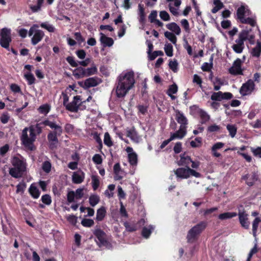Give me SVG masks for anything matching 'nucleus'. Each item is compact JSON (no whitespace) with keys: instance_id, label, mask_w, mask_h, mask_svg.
Listing matches in <instances>:
<instances>
[{"instance_id":"ddd939ff","label":"nucleus","mask_w":261,"mask_h":261,"mask_svg":"<svg viewBox=\"0 0 261 261\" xmlns=\"http://www.w3.org/2000/svg\"><path fill=\"white\" fill-rule=\"evenodd\" d=\"M93 233L98 240L99 246L107 247L108 242L106 240L105 232L100 229H96Z\"/></svg>"},{"instance_id":"39448f33","label":"nucleus","mask_w":261,"mask_h":261,"mask_svg":"<svg viewBox=\"0 0 261 261\" xmlns=\"http://www.w3.org/2000/svg\"><path fill=\"white\" fill-rule=\"evenodd\" d=\"M174 172L176 177L181 179L189 178L191 176H193L197 178H199L201 176V175L199 172L191 169L189 167L178 168L175 170Z\"/></svg>"},{"instance_id":"0eeeda50","label":"nucleus","mask_w":261,"mask_h":261,"mask_svg":"<svg viewBox=\"0 0 261 261\" xmlns=\"http://www.w3.org/2000/svg\"><path fill=\"white\" fill-rule=\"evenodd\" d=\"M38 27L37 24H34L29 31L30 36L33 35L31 41L34 45H36L40 42L44 36L43 32L38 29Z\"/></svg>"},{"instance_id":"de8ad7c7","label":"nucleus","mask_w":261,"mask_h":261,"mask_svg":"<svg viewBox=\"0 0 261 261\" xmlns=\"http://www.w3.org/2000/svg\"><path fill=\"white\" fill-rule=\"evenodd\" d=\"M178 63L176 60H170L169 63V68L174 72L178 70Z\"/></svg>"},{"instance_id":"37998d69","label":"nucleus","mask_w":261,"mask_h":261,"mask_svg":"<svg viewBox=\"0 0 261 261\" xmlns=\"http://www.w3.org/2000/svg\"><path fill=\"white\" fill-rule=\"evenodd\" d=\"M44 2V0H38L37 5H31L30 6V9L33 12H37L41 9L42 5Z\"/></svg>"},{"instance_id":"f8f14e48","label":"nucleus","mask_w":261,"mask_h":261,"mask_svg":"<svg viewBox=\"0 0 261 261\" xmlns=\"http://www.w3.org/2000/svg\"><path fill=\"white\" fill-rule=\"evenodd\" d=\"M254 82L252 80H249L242 86L240 92L243 96L250 94L254 89Z\"/></svg>"},{"instance_id":"1a4fd4ad","label":"nucleus","mask_w":261,"mask_h":261,"mask_svg":"<svg viewBox=\"0 0 261 261\" xmlns=\"http://www.w3.org/2000/svg\"><path fill=\"white\" fill-rule=\"evenodd\" d=\"M244 35L239 34V37L234 41L231 47L233 50L237 54H241L243 52L245 48L244 41H245Z\"/></svg>"},{"instance_id":"3c124183","label":"nucleus","mask_w":261,"mask_h":261,"mask_svg":"<svg viewBox=\"0 0 261 261\" xmlns=\"http://www.w3.org/2000/svg\"><path fill=\"white\" fill-rule=\"evenodd\" d=\"M86 76L91 75L96 73L97 71V68L95 66H92L87 69H85Z\"/></svg>"},{"instance_id":"79ce46f5","label":"nucleus","mask_w":261,"mask_h":261,"mask_svg":"<svg viewBox=\"0 0 261 261\" xmlns=\"http://www.w3.org/2000/svg\"><path fill=\"white\" fill-rule=\"evenodd\" d=\"M164 50L167 56L172 57L173 56V46L171 44H165Z\"/></svg>"},{"instance_id":"6ab92c4d","label":"nucleus","mask_w":261,"mask_h":261,"mask_svg":"<svg viewBox=\"0 0 261 261\" xmlns=\"http://www.w3.org/2000/svg\"><path fill=\"white\" fill-rule=\"evenodd\" d=\"M232 95L230 93L226 92L223 93L221 92L214 93L211 96V99L213 100L220 101L222 99H228L232 98Z\"/></svg>"},{"instance_id":"a18cd8bd","label":"nucleus","mask_w":261,"mask_h":261,"mask_svg":"<svg viewBox=\"0 0 261 261\" xmlns=\"http://www.w3.org/2000/svg\"><path fill=\"white\" fill-rule=\"evenodd\" d=\"M202 139L200 137H197L194 140L190 142L191 146L193 147H199L201 145Z\"/></svg>"},{"instance_id":"5701e85b","label":"nucleus","mask_w":261,"mask_h":261,"mask_svg":"<svg viewBox=\"0 0 261 261\" xmlns=\"http://www.w3.org/2000/svg\"><path fill=\"white\" fill-rule=\"evenodd\" d=\"M100 41L104 46L111 47L114 44V41L113 39L107 37L102 33H100Z\"/></svg>"},{"instance_id":"9b49d317","label":"nucleus","mask_w":261,"mask_h":261,"mask_svg":"<svg viewBox=\"0 0 261 261\" xmlns=\"http://www.w3.org/2000/svg\"><path fill=\"white\" fill-rule=\"evenodd\" d=\"M101 83V80L98 77H90L84 81L79 82V85L87 89L90 87L96 86Z\"/></svg>"},{"instance_id":"e2e57ef3","label":"nucleus","mask_w":261,"mask_h":261,"mask_svg":"<svg viewBox=\"0 0 261 261\" xmlns=\"http://www.w3.org/2000/svg\"><path fill=\"white\" fill-rule=\"evenodd\" d=\"M160 18L164 21H168L170 20V16L169 14L165 11H162L160 13Z\"/></svg>"},{"instance_id":"bb28decb","label":"nucleus","mask_w":261,"mask_h":261,"mask_svg":"<svg viewBox=\"0 0 261 261\" xmlns=\"http://www.w3.org/2000/svg\"><path fill=\"white\" fill-rule=\"evenodd\" d=\"M44 124L45 125L49 126L51 128H54L56 130V133L59 135L62 133V128L60 126L56 124L54 122L46 120L44 122Z\"/></svg>"},{"instance_id":"338daca9","label":"nucleus","mask_w":261,"mask_h":261,"mask_svg":"<svg viewBox=\"0 0 261 261\" xmlns=\"http://www.w3.org/2000/svg\"><path fill=\"white\" fill-rule=\"evenodd\" d=\"M66 60L72 67H75L78 66V63L74 60V58L72 57H68L66 58Z\"/></svg>"},{"instance_id":"774afa93","label":"nucleus","mask_w":261,"mask_h":261,"mask_svg":"<svg viewBox=\"0 0 261 261\" xmlns=\"http://www.w3.org/2000/svg\"><path fill=\"white\" fill-rule=\"evenodd\" d=\"M251 150L255 156L261 158V147L251 148Z\"/></svg>"},{"instance_id":"ea45409f","label":"nucleus","mask_w":261,"mask_h":261,"mask_svg":"<svg viewBox=\"0 0 261 261\" xmlns=\"http://www.w3.org/2000/svg\"><path fill=\"white\" fill-rule=\"evenodd\" d=\"M260 53L261 43L257 42L255 47L253 48L251 54L253 56L258 57L260 55Z\"/></svg>"},{"instance_id":"412c9836","label":"nucleus","mask_w":261,"mask_h":261,"mask_svg":"<svg viewBox=\"0 0 261 261\" xmlns=\"http://www.w3.org/2000/svg\"><path fill=\"white\" fill-rule=\"evenodd\" d=\"M114 179L118 180L121 179L125 175L124 172L121 170L119 163H116L114 166Z\"/></svg>"},{"instance_id":"13d9d810","label":"nucleus","mask_w":261,"mask_h":261,"mask_svg":"<svg viewBox=\"0 0 261 261\" xmlns=\"http://www.w3.org/2000/svg\"><path fill=\"white\" fill-rule=\"evenodd\" d=\"M16 193L22 194L26 188V185L24 182H20L16 186Z\"/></svg>"},{"instance_id":"7c9ffc66","label":"nucleus","mask_w":261,"mask_h":261,"mask_svg":"<svg viewBox=\"0 0 261 261\" xmlns=\"http://www.w3.org/2000/svg\"><path fill=\"white\" fill-rule=\"evenodd\" d=\"M237 214L235 212H226L220 214L218 218L221 220H225L236 217Z\"/></svg>"},{"instance_id":"c9c22d12","label":"nucleus","mask_w":261,"mask_h":261,"mask_svg":"<svg viewBox=\"0 0 261 261\" xmlns=\"http://www.w3.org/2000/svg\"><path fill=\"white\" fill-rule=\"evenodd\" d=\"M154 227L153 226L150 225L148 227H144L143 228L142 231V234L143 237L145 238H148L152 232V230L154 229Z\"/></svg>"},{"instance_id":"e433bc0d","label":"nucleus","mask_w":261,"mask_h":261,"mask_svg":"<svg viewBox=\"0 0 261 261\" xmlns=\"http://www.w3.org/2000/svg\"><path fill=\"white\" fill-rule=\"evenodd\" d=\"M175 34L173 33L166 31L164 33V36L167 38L170 41H171L173 44H176L177 41V38L176 37Z\"/></svg>"},{"instance_id":"b1692460","label":"nucleus","mask_w":261,"mask_h":261,"mask_svg":"<svg viewBox=\"0 0 261 261\" xmlns=\"http://www.w3.org/2000/svg\"><path fill=\"white\" fill-rule=\"evenodd\" d=\"M243 179L246 180L247 184L249 186H252L258 179V175L256 173H253L251 174H247L243 176Z\"/></svg>"},{"instance_id":"5fc2aeb1","label":"nucleus","mask_w":261,"mask_h":261,"mask_svg":"<svg viewBox=\"0 0 261 261\" xmlns=\"http://www.w3.org/2000/svg\"><path fill=\"white\" fill-rule=\"evenodd\" d=\"M242 23H247L250 24L251 26L253 27L255 24V21L252 18L245 17L242 20L240 21Z\"/></svg>"},{"instance_id":"7ed1b4c3","label":"nucleus","mask_w":261,"mask_h":261,"mask_svg":"<svg viewBox=\"0 0 261 261\" xmlns=\"http://www.w3.org/2000/svg\"><path fill=\"white\" fill-rule=\"evenodd\" d=\"M36 139L35 129L33 126L29 128L25 127L22 132L21 140L22 144L31 150L34 149L33 142Z\"/></svg>"},{"instance_id":"8fccbe9b","label":"nucleus","mask_w":261,"mask_h":261,"mask_svg":"<svg viewBox=\"0 0 261 261\" xmlns=\"http://www.w3.org/2000/svg\"><path fill=\"white\" fill-rule=\"evenodd\" d=\"M92 187L94 190H96L99 185V180L97 176L92 175Z\"/></svg>"},{"instance_id":"bf43d9fd","label":"nucleus","mask_w":261,"mask_h":261,"mask_svg":"<svg viewBox=\"0 0 261 261\" xmlns=\"http://www.w3.org/2000/svg\"><path fill=\"white\" fill-rule=\"evenodd\" d=\"M41 200L43 203L46 205H49L51 202V197L49 195L47 194L43 195L41 197Z\"/></svg>"},{"instance_id":"69168bd1","label":"nucleus","mask_w":261,"mask_h":261,"mask_svg":"<svg viewBox=\"0 0 261 261\" xmlns=\"http://www.w3.org/2000/svg\"><path fill=\"white\" fill-rule=\"evenodd\" d=\"M158 13L155 10L152 11L149 15L148 18L151 22H154L156 20Z\"/></svg>"},{"instance_id":"cd10ccee","label":"nucleus","mask_w":261,"mask_h":261,"mask_svg":"<svg viewBox=\"0 0 261 261\" xmlns=\"http://www.w3.org/2000/svg\"><path fill=\"white\" fill-rule=\"evenodd\" d=\"M85 69L82 67H79L73 71V75L77 79H82L86 76Z\"/></svg>"},{"instance_id":"864d4df0","label":"nucleus","mask_w":261,"mask_h":261,"mask_svg":"<svg viewBox=\"0 0 261 261\" xmlns=\"http://www.w3.org/2000/svg\"><path fill=\"white\" fill-rule=\"evenodd\" d=\"M180 23L185 31L187 33H189L190 32V28L188 21L186 19H184L181 20Z\"/></svg>"},{"instance_id":"6e6d98bb","label":"nucleus","mask_w":261,"mask_h":261,"mask_svg":"<svg viewBox=\"0 0 261 261\" xmlns=\"http://www.w3.org/2000/svg\"><path fill=\"white\" fill-rule=\"evenodd\" d=\"M51 167V164L48 161H45L42 164V168L43 170L47 173L50 171Z\"/></svg>"},{"instance_id":"f03ea898","label":"nucleus","mask_w":261,"mask_h":261,"mask_svg":"<svg viewBox=\"0 0 261 261\" xmlns=\"http://www.w3.org/2000/svg\"><path fill=\"white\" fill-rule=\"evenodd\" d=\"M11 163L13 167L9 169V174L14 178L21 177L26 169L25 160L20 155H17L12 157Z\"/></svg>"},{"instance_id":"680f3d73","label":"nucleus","mask_w":261,"mask_h":261,"mask_svg":"<svg viewBox=\"0 0 261 261\" xmlns=\"http://www.w3.org/2000/svg\"><path fill=\"white\" fill-rule=\"evenodd\" d=\"M104 143L108 146H111L113 144L110 136L108 133L105 134Z\"/></svg>"},{"instance_id":"4d7b16f0","label":"nucleus","mask_w":261,"mask_h":261,"mask_svg":"<svg viewBox=\"0 0 261 261\" xmlns=\"http://www.w3.org/2000/svg\"><path fill=\"white\" fill-rule=\"evenodd\" d=\"M94 221L90 219H84L81 222V224L85 227H91L94 225Z\"/></svg>"},{"instance_id":"f3484780","label":"nucleus","mask_w":261,"mask_h":261,"mask_svg":"<svg viewBox=\"0 0 261 261\" xmlns=\"http://www.w3.org/2000/svg\"><path fill=\"white\" fill-rule=\"evenodd\" d=\"M126 136L136 143H139L141 140V137L139 136L134 127L126 129Z\"/></svg>"},{"instance_id":"603ef678","label":"nucleus","mask_w":261,"mask_h":261,"mask_svg":"<svg viewBox=\"0 0 261 261\" xmlns=\"http://www.w3.org/2000/svg\"><path fill=\"white\" fill-rule=\"evenodd\" d=\"M138 14L140 17V21L143 22L145 20V15L144 13V9L140 5L138 6Z\"/></svg>"},{"instance_id":"a878e982","label":"nucleus","mask_w":261,"mask_h":261,"mask_svg":"<svg viewBox=\"0 0 261 261\" xmlns=\"http://www.w3.org/2000/svg\"><path fill=\"white\" fill-rule=\"evenodd\" d=\"M166 27L168 30L172 31L173 34L176 35H180L181 33V29L180 27L175 22H171L167 24L166 25Z\"/></svg>"},{"instance_id":"9d476101","label":"nucleus","mask_w":261,"mask_h":261,"mask_svg":"<svg viewBox=\"0 0 261 261\" xmlns=\"http://www.w3.org/2000/svg\"><path fill=\"white\" fill-rule=\"evenodd\" d=\"M242 61L240 59H237L233 63L232 66L229 69V72L233 75L242 74L243 71L242 69V64L245 60Z\"/></svg>"},{"instance_id":"052dcab7","label":"nucleus","mask_w":261,"mask_h":261,"mask_svg":"<svg viewBox=\"0 0 261 261\" xmlns=\"http://www.w3.org/2000/svg\"><path fill=\"white\" fill-rule=\"evenodd\" d=\"M67 221L72 225H75L77 222V217L73 215H69L66 216Z\"/></svg>"},{"instance_id":"423d86ee","label":"nucleus","mask_w":261,"mask_h":261,"mask_svg":"<svg viewBox=\"0 0 261 261\" xmlns=\"http://www.w3.org/2000/svg\"><path fill=\"white\" fill-rule=\"evenodd\" d=\"M206 223L204 222L199 223L192 227L188 232L187 239L188 242H193L196 240L198 236L205 228Z\"/></svg>"},{"instance_id":"c756f323","label":"nucleus","mask_w":261,"mask_h":261,"mask_svg":"<svg viewBox=\"0 0 261 261\" xmlns=\"http://www.w3.org/2000/svg\"><path fill=\"white\" fill-rule=\"evenodd\" d=\"M29 191L31 196L35 199L38 198L40 196V193L38 189L33 184L29 188Z\"/></svg>"},{"instance_id":"a211bd4d","label":"nucleus","mask_w":261,"mask_h":261,"mask_svg":"<svg viewBox=\"0 0 261 261\" xmlns=\"http://www.w3.org/2000/svg\"><path fill=\"white\" fill-rule=\"evenodd\" d=\"M126 151L128 154V161L132 166H136L137 164V154L134 152L133 149L130 147L126 148Z\"/></svg>"},{"instance_id":"f257e3e1","label":"nucleus","mask_w":261,"mask_h":261,"mask_svg":"<svg viewBox=\"0 0 261 261\" xmlns=\"http://www.w3.org/2000/svg\"><path fill=\"white\" fill-rule=\"evenodd\" d=\"M134 73L132 71L122 72L118 77L116 94L118 97H124L135 85Z\"/></svg>"},{"instance_id":"473e14b6","label":"nucleus","mask_w":261,"mask_h":261,"mask_svg":"<svg viewBox=\"0 0 261 261\" xmlns=\"http://www.w3.org/2000/svg\"><path fill=\"white\" fill-rule=\"evenodd\" d=\"M177 86L175 84H173L170 86L167 91V94L171 97L172 99H175V96L173 95V94H175L177 92Z\"/></svg>"},{"instance_id":"72a5a7b5","label":"nucleus","mask_w":261,"mask_h":261,"mask_svg":"<svg viewBox=\"0 0 261 261\" xmlns=\"http://www.w3.org/2000/svg\"><path fill=\"white\" fill-rule=\"evenodd\" d=\"M243 34L244 35V38H245V41L247 40L251 44L254 43V36L253 34H251L249 30H244L240 33V34Z\"/></svg>"},{"instance_id":"c03bdc74","label":"nucleus","mask_w":261,"mask_h":261,"mask_svg":"<svg viewBox=\"0 0 261 261\" xmlns=\"http://www.w3.org/2000/svg\"><path fill=\"white\" fill-rule=\"evenodd\" d=\"M24 76L29 85L34 83L35 79L32 73L30 72H27L24 74Z\"/></svg>"},{"instance_id":"a19ab883","label":"nucleus","mask_w":261,"mask_h":261,"mask_svg":"<svg viewBox=\"0 0 261 261\" xmlns=\"http://www.w3.org/2000/svg\"><path fill=\"white\" fill-rule=\"evenodd\" d=\"M226 128L229 132L230 137L234 138L237 133V127L234 125L228 124L227 125Z\"/></svg>"},{"instance_id":"2eb2a0df","label":"nucleus","mask_w":261,"mask_h":261,"mask_svg":"<svg viewBox=\"0 0 261 261\" xmlns=\"http://www.w3.org/2000/svg\"><path fill=\"white\" fill-rule=\"evenodd\" d=\"M238 216L241 226L245 229H248L250 223L248 221V214L244 210L239 211Z\"/></svg>"},{"instance_id":"4468645a","label":"nucleus","mask_w":261,"mask_h":261,"mask_svg":"<svg viewBox=\"0 0 261 261\" xmlns=\"http://www.w3.org/2000/svg\"><path fill=\"white\" fill-rule=\"evenodd\" d=\"M251 12L247 6L242 5L237 10V15L240 21L250 15Z\"/></svg>"},{"instance_id":"0e129e2a","label":"nucleus","mask_w":261,"mask_h":261,"mask_svg":"<svg viewBox=\"0 0 261 261\" xmlns=\"http://www.w3.org/2000/svg\"><path fill=\"white\" fill-rule=\"evenodd\" d=\"M149 58L150 60H153L156 57L162 56L163 53L162 51H155L152 54H149Z\"/></svg>"},{"instance_id":"dca6fc26","label":"nucleus","mask_w":261,"mask_h":261,"mask_svg":"<svg viewBox=\"0 0 261 261\" xmlns=\"http://www.w3.org/2000/svg\"><path fill=\"white\" fill-rule=\"evenodd\" d=\"M187 134V126H180L178 130L171 134L170 140L182 139Z\"/></svg>"},{"instance_id":"2f4dec72","label":"nucleus","mask_w":261,"mask_h":261,"mask_svg":"<svg viewBox=\"0 0 261 261\" xmlns=\"http://www.w3.org/2000/svg\"><path fill=\"white\" fill-rule=\"evenodd\" d=\"M261 222V219L259 217H256L252 222V232L253 237L256 241V232L258 229L259 223Z\"/></svg>"},{"instance_id":"58836bf2","label":"nucleus","mask_w":261,"mask_h":261,"mask_svg":"<svg viewBox=\"0 0 261 261\" xmlns=\"http://www.w3.org/2000/svg\"><path fill=\"white\" fill-rule=\"evenodd\" d=\"M38 110L40 113L46 115L49 112L50 107L48 104H44L40 106Z\"/></svg>"},{"instance_id":"aec40b11","label":"nucleus","mask_w":261,"mask_h":261,"mask_svg":"<svg viewBox=\"0 0 261 261\" xmlns=\"http://www.w3.org/2000/svg\"><path fill=\"white\" fill-rule=\"evenodd\" d=\"M85 178V173L80 170L74 172L72 175V181L74 184H80L82 183Z\"/></svg>"},{"instance_id":"f704fd0d","label":"nucleus","mask_w":261,"mask_h":261,"mask_svg":"<svg viewBox=\"0 0 261 261\" xmlns=\"http://www.w3.org/2000/svg\"><path fill=\"white\" fill-rule=\"evenodd\" d=\"M214 7L212 10L213 13H216L223 7V3L220 0H214Z\"/></svg>"},{"instance_id":"4be33fe9","label":"nucleus","mask_w":261,"mask_h":261,"mask_svg":"<svg viewBox=\"0 0 261 261\" xmlns=\"http://www.w3.org/2000/svg\"><path fill=\"white\" fill-rule=\"evenodd\" d=\"M175 119L177 122L180 124V126H187L188 124V119L182 113L176 110Z\"/></svg>"},{"instance_id":"6e6552de","label":"nucleus","mask_w":261,"mask_h":261,"mask_svg":"<svg viewBox=\"0 0 261 261\" xmlns=\"http://www.w3.org/2000/svg\"><path fill=\"white\" fill-rule=\"evenodd\" d=\"M11 41V30L8 28H3L0 33V44L7 49H9V43Z\"/></svg>"},{"instance_id":"4c0bfd02","label":"nucleus","mask_w":261,"mask_h":261,"mask_svg":"<svg viewBox=\"0 0 261 261\" xmlns=\"http://www.w3.org/2000/svg\"><path fill=\"white\" fill-rule=\"evenodd\" d=\"M198 115L201 119L202 123H205L210 119V116L203 110L199 109Z\"/></svg>"},{"instance_id":"c85d7f7f","label":"nucleus","mask_w":261,"mask_h":261,"mask_svg":"<svg viewBox=\"0 0 261 261\" xmlns=\"http://www.w3.org/2000/svg\"><path fill=\"white\" fill-rule=\"evenodd\" d=\"M106 214V208L103 206L98 208L96 212V220L98 221H102L105 218Z\"/></svg>"},{"instance_id":"20e7f679","label":"nucleus","mask_w":261,"mask_h":261,"mask_svg":"<svg viewBox=\"0 0 261 261\" xmlns=\"http://www.w3.org/2000/svg\"><path fill=\"white\" fill-rule=\"evenodd\" d=\"M67 100L64 97V105L66 106V109L72 112H77L79 111H83L86 108L85 105L86 101H82L80 96H74L73 100L69 103L66 105V101Z\"/></svg>"},{"instance_id":"49530a36","label":"nucleus","mask_w":261,"mask_h":261,"mask_svg":"<svg viewBox=\"0 0 261 261\" xmlns=\"http://www.w3.org/2000/svg\"><path fill=\"white\" fill-rule=\"evenodd\" d=\"M40 26L47 30L49 32H54L56 30L55 28L47 22H43L40 24Z\"/></svg>"},{"instance_id":"09e8293b","label":"nucleus","mask_w":261,"mask_h":261,"mask_svg":"<svg viewBox=\"0 0 261 261\" xmlns=\"http://www.w3.org/2000/svg\"><path fill=\"white\" fill-rule=\"evenodd\" d=\"M99 201V197L97 195H92L89 198V203L92 206H95Z\"/></svg>"},{"instance_id":"393cba45","label":"nucleus","mask_w":261,"mask_h":261,"mask_svg":"<svg viewBox=\"0 0 261 261\" xmlns=\"http://www.w3.org/2000/svg\"><path fill=\"white\" fill-rule=\"evenodd\" d=\"M180 160L178 161L177 164L179 166H185L186 167H189L190 164L192 162L190 156L186 154H181L180 155Z\"/></svg>"}]
</instances>
